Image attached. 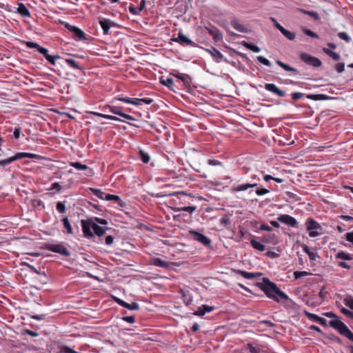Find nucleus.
Here are the masks:
<instances>
[{
  "mask_svg": "<svg viewBox=\"0 0 353 353\" xmlns=\"http://www.w3.org/2000/svg\"><path fill=\"white\" fill-rule=\"evenodd\" d=\"M212 310V307L203 305L201 307H199L197 311H196L194 312V314L198 315V316H203L206 312H210Z\"/></svg>",
  "mask_w": 353,
  "mask_h": 353,
  "instance_id": "nucleus-27",
  "label": "nucleus"
},
{
  "mask_svg": "<svg viewBox=\"0 0 353 353\" xmlns=\"http://www.w3.org/2000/svg\"><path fill=\"white\" fill-rule=\"evenodd\" d=\"M335 258L337 259H343V260H347V261H350V260H352V259H353L350 254L347 253L343 251L339 252L335 255Z\"/></svg>",
  "mask_w": 353,
  "mask_h": 353,
  "instance_id": "nucleus-26",
  "label": "nucleus"
},
{
  "mask_svg": "<svg viewBox=\"0 0 353 353\" xmlns=\"http://www.w3.org/2000/svg\"><path fill=\"white\" fill-rule=\"evenodd\" d=\"M60 59V57L57 54L48 56L46 59L52 64L55 65V60Z\"/></svg>",
  "mask_w": 353,
  "mask_h": 353,
  "instance_id": "nucleus-51",
  "label": "nucleus"
},
{
  "mask_svg": "<svg viewBox=\"0 0 353 353\" xmlns=\"http://www.w3.org/2000/svg\"><path fill=\"white\" fill-rule=\"evenodd\" d=\"M310 273L307 271H295L294 272V276L295 279H299L301 277L310 275Z\"/></svg>",
  "mask_w": 353,
  "mask_h": 353,
  "instance_id": "nucleus-37",
  "label": "nucleus"
},
{
  "mask_svg": "<svg viewBox=\"0 0 353 353\" xmlns=\"http://www.w3.org/2000/svg\"><path fill=\"white\" fill-rule=\"evenodd\" d=\"M302 12L305 14H307L312 17H313L316 21H319L320 20V17L319 15V14L316 12H314V11H307V10H303Z\"/></svg>",
  "mask_w": 353,
  "mask_h": 353,
  "instance_id": "nucleus-40",
  "label": "nucleus"
},
{
  "mask_svg": "<svg viewBox=\"0 0 353 353\" xmlns=\"http://www.w3.org/2000/svg\"><path fill=\"white\" fill-rule=\"evenodd\" d=\"M260 288L268 298L276 302L279 303L281 300L286 301L289 299L285 292L281 291L274 283L270 281L268 278L263 279V283L260 284Z\"/></svg>",
  "mask_w": 353,
  "mask_h": 353,
  "instance_id": "nucleus-1",
  "label": "nucleus"
},
{
  "mask_svg": "<svg viewBox=\"0 0 353 353\" xmlns=\"http://www.w3.org/2000/svg\"><path fill=\"white\" fill-rule=\"evenodd\" d=\"M90 191L92 192V194L101 199H105V195L106 194L105 192H102L101 190L99 189H94V188H91L90 189Z\"/></svg>",
  "mask_w": 353,
  "mask_h": 353,
  "instance_id": "nucleus-34",
  "label": "nucleus"
},
{
  "mask_svg": "<svg viewBox=\"0 0 353 353\" xmlns=\"http://www.w3.org/2000/svg\"><path fill=\"white\" fill-rule=\"evenodd\" d=\"M81 223L83 236L88 239L92 238L94 236V234L92 232L91 229L93 230L94 221L92 219H87L81 220Z\"/></svg>",
  "mask_w": 353,
  "mask_h": 353,
  "instance_id": "nucleus-5",
  "label": "nucleus"
},
{
  "mask_svg": "<svg viewBox=\"0 0 353 353\" xmlns=\"http://www.w3.org/2000/svg\"><path fill=\"white\" fill-rule=\"evenodd\" d=\"M161 83L163 85H164L171 88L172 85L174 83V81H173V79L172 78H169V77L166 78L165 79L161 78Z\"/></svg>",
  "mask_w": 353,
  "mask_h": 353,
  "instance_id": "nucleus-39",
  "label": "nucleus"
},
{
  "mask_svg": "<svg viewBox=\"0 0 353 353\" xmlns=\"http://www.w3.org/2000/svg\"><path fill=\"white\" fill-rule=\"evenodd\" d=\"M231 26L237 31L241 32H248L249 30L241 24L237 19H234L231 21Z\"/></svg>",
  "mask_w": 353,
  "mask_h": 353,
  "instance_id": "nucleus-16",
  "label": "nucleus"
},
{
  "mask_svg": "<svg viewBox=\"0 0 353 353\" xmlns=\"http://www.w3.org/2000/svg\"><path fill=\"white\" fill-rule=\"evenodd\" d=\"M115 99L127 103H131L137 106L141 105V99L137 98L130 99L128 97H118Z\"/></svg>",
  "mask_w": 353,
  "mask_h": 353,
  "instance_id": "nucleus-19",
  "label": "nucleus"
},
{
  "mask_svg": "<svg viewBox=\"0 0 353 353\" xmlns=\"http://www.w3.org/2000/svg\"><path fill=\"white\" fill-rule=\"evenodd\" d=\"M65 62L72 68L81 70V67L77 63V62L71 59H66Z\"/></svg>",
  "mask_w": 353,
  "mask_h": 353,
  "instance_id": "nucleus-41",
  "label": "nucleus"
},
{
  "mask_svg": "<svg viewBox=\"0 0 353 353\" xmlns=\"http://www.w3.org/2000/svg\"><path fill=\"white\" fill-rule=\"evenodd\" d=\"M345 337H347L349 340L353 342V333L350 330V329L347 331L345 334H344Z\"/></svg>",
  "mask_w": 353,
  "mask_h": 353,
  "instance_id": "nucleus-64",
  "label": "nucleus"
},
{
  "mask_svg": "<svg viewBox=\"0 0 353 353\" xmlns=\"http://www.w3.org/2000/svg\"><path fill=\"white\" fill-rule=\"evenodd\" d=\"M90 114H94L95 116L100 117H102V118H104V119L112 120V121H123L121 119H119V118H118V117H117L115 116H112V115H109V114L99 113V112H91Z\"/></svg>",
  "mask_w": 353,
  "mask_h": 353,
  "instance_id": "nucleus-24",
  "label": "nucleus"
},
{
  "mask_svg": "<svg viewBox=\"0 0 353 353\" xmlns=\"http://www.w3.org/2000/svg\"><path fill=\"white\" fill-rule=\"evenodd\" d=\"M93 230L94 234L98 236H102L105 234V230L103 228L97 225L95 222L94 225L93 227Z\"/></svg>",
  "mask_w": 353,
  "mask_h": 353,
  "instance_id": "nucleus-30",
  "label": "nucleus"
},
{
  "mask_svg": "<svg viewBox=\"0 0 353 353\" xmlns=\"http://www.w3.org/2000/svg\"><path fill=\"white\" fill-rule=\"evenodd\" d=\"M129 10L133 14H138L140 13L138 8L132 5L129 7Z\"/></svg>",
  "mask_w": 353,
  "mask_h": 353,
  "instance_id": "nucleus-61",
  "label": "nucleus"
},
{
  "mask_svg": "<svg viewBox=\"0 0 353 353\" xmlns=\"http://www.w3.org/2000/svg\"><path fill=\"white\" fill-rule=\"evenodd\" d=\"M174 41L177 42L183 46H194V43L190 40L188 37L184 35L182 32H179L178 37L172 39Z\"/></svg>",
  "mask_w": 353,
  "mask_h": 353,
  "instance_id": "nucleus-12",
  "label": "nucleus"
},
{
  "mask_svg": "<svg viewBox=\"0 0 353 353\" xmlns=\"http://www.w3.org/2000/svg\"><path fill=\"white\" fill-rule=\"evenodd\" d=\"M256 59L259 62L261 63L262 64L266 66H270L271 65L270 61L263 56H258L256 57Z\"/></svg>",
  "mask_w": 353,
  "mask_h": 353,
  "instance_id": "nucleus-43",
  "label": "nucleus"
},
{
  "mask_svg": "<svg viewBox=\"0 0 353 353\" xmlns=\"http://www.w3.org/2000/svg\"><path fill=\"white\" fill-rule=\"evenodd\" d=\"M57 190L58 192L61 191V186L60 185V184L57 182H55V183H53L52 185H51V187L50 188V190Z\"/></svg>",
  "mask_w": 353,
  "mask_h": 353,
  "instance_id": "nucleus-58",
  "label": "nucleus"
},
{
  "mask_svg": "<svg viewBox=\"0 0 353 353\" xmlns=\"http://www.w3.org/2000/svg\"><path fill=\"white\" fill-rule=\"evenodd\" d=\"M196 209V207L195 206H187V207H183V208H174L175 212H188L190 214H192L193 212H194Z\"/></svg>",
  "mask_w": 353,
  "mask_h": 353,
  "instance_id": "nucleus-31",
  "label": "nucleus"
},
{
  "mask_svg": "<svg viewBox=\"0 0 353 353\" xmlns=\"http://www.w3.org/2000/svg\"><path fill=\"white\" fill-rule=\"evenodd\" d=\"M306 315L312 321H316L317 323H319L322 325H326L327 321L324 318L320 317V316H317V315H316L314 314H312V313H310V312H306Z\"/></svg>",
  "mask_w": 353,
  "mask_h": 353,
  "instance_id": "nucleus-20",
  "label": "nucleus"
},
{
  "mask_svg": "<svg viewBox=\"0 0 353 353\" xmlns=\"http://www.w3.org/2000/svg\"><path fill=\"white\" fill-rule=\"evenodd\" d=\"M38 51L39 52V53L42 54L43 55H44V57H46V59L47 58L48 56H50V54H48V49L45 48H43V47H41L39 48Z\"/></svg>",
  "mask_w": 353,
  "mask_h": 353,
  "instance_id": "nucleus-59",
  "label": "nucleus"
},
{
  "mask_svg": "<svg viewBox=\"0 0 353 353\" xmlns=\"http://www.w3.org/2000/svg\"><path fill=\"white\" fill-rule=\"evenodd\" d=\"M105 108H109L110 112H112L114 114L119 115L125 119L130 120V121L135 120V119L132 116L123 113L121 111V108L120 107L108 105L107 107H105Z\"/></svg>",
  "mask_w": 353,
  "mask_h": 353,
  "instance_id": "nucleus-10",
  "label": "nucleus"
},
{
  "mask_svg": "<svg viewBox=\"0 0 353 353\" xmlns=\"http://www.w3.org/2000/svg\"><path fill=\"white\" fill-rule=\"evenodd\" d=\"M62 221H63V226L65 228V230H67V232L70 234H72L73 230H72V228L70 223V221H69V219H68V217H64Z\"/></svg>",
  "mask_w": 353,
  "mask_h": 353,
  "instance_id": "nucleus-32",
  "label": "nucleus"
},
{
  "mask_svg": "<svg viewBox=\"0 0 353 353\" xmlns=\"http://www.w3.org/2000/svg\"><path fill=\"white\" fill-rule=\"evenodd\" d=\"M139 155H140V158H141V161L143 163H147L149 162L150 157L147 153H145L143 151H140Z\"/></svg>",
  "mask_w": 353,
  "mask_h": 353,
  "instance_id": "nucleus-46",
  "label": "nucleus"
},
{
  "mask_svg": "<svg viewBox=\"0 0 353 353\" xmlns=\"http://www.w3.org/2000/svg\"><path fill=\"white\" fill-rule=\"evenodd\" d=\"M39 155L33 154V153H28V152H18L15 155L8 158L4 160L0 161V165H3L6 164H9L14 161H17L18 159H21L23 158H30V159H35L38 158Z\"/></svg>",
  "mask_w": 353,
  "mask_h": 353,
  "instance_id": "nucleus-3",
  "label": "nucleus"
},
{
  "mask_svg": "<svg viewBox=\"0 0 353 353\" xmlns=\"http://www.w3.org/2000/svg\"><path fill=\"white\" fill-rule=\"evenodd\" d=\"M58 353H79L68 346L63 345L61 346Z\"/></svg>",
  "mask_w": 353,
  "mask_h": 353,
  "instance_id": "nucleus-38",
  "label": "nucleus"
},
{
  "mask_svg": "<svg viewBox=\"0 0 353 353\" xmlns=\"http://www.w3.org/2000/svg\"><path fill=\"white\" fill-rule=\"evenodd\" d=\"M303 32L306 35H307V36H309V37H310L312 38H315V39H319V36L316 33L314 32L313 31H312V30H310L309 29H304L303 30Z\"/></svg>",
  "mask_w": 353,
  "mask_h": 353,
  "instance_id": "nucleus-49",
  "label": "nucleus"
},
{
  "mask_svg": "<svg viewBox=\"0 0 353 353\" xmlns=\"http://www.w3.org/2000/svg\"><path fill=\"white\" fill-rule=\"evenodd\" d=\"M236 274L241 275L246 279H254L261 275V273L259 272H248L243 270H235Z\"/></svg>",
  "mask_w": 353,
  "mask_h": 353,
  "instance_id": "nucleus-14",
  "label": "nucleus"
},
{
  "mask_svg": "<svg viewBox=\"0 0 353 353\" xmlns=\"http://www.w3.org/2000/svg\"><path fill=\"white\" fill-rule=\"evenodd\" d=\"M306 97L314 101H324L329 99L327 95L323 94H307L306 95Z\"/></svg>",
  "mask_w": 353,
  "mask_h": 353,
  "instance_id": "nucleus-22",
  "label": "nucleus"
},
{
  "mask_svg": "<svg viewBox=\"0 0 353 353\" xmlns=\"http://www.w3.org/2000/svg\"><path fill=\"white\" fill-rule=\"evenodd\" d=\"M323 51L325 54H326L327 56L331 57L334 61H339L341 59V56L339 53L332 51L327 48H323Z\"/></svg>",
  "mask_w": 353,
  "mask_h": 353,
  "instance_id": "nucleus-21",
  "label": "nucleus"
},
{
  "mask_svg": "<svg viewBox=\"0 0 353 353\" xmlns=\"http://www.w3.org/2000/svg\"><path fill=\"white\" fill-rule=\"evenodd\" d=\"M65 27L73 34V37L77 40H83L85 39V33L79 28L70 25L69 23H66L65 24Z\"/></svg>",
  "mask_w": 353,
  "mask_h": 353,
  "instance_id": "nucleus-8",
  "label": "nucleus"
},
{
  "mask_svg": "<svg viewBox=\"0 0 353 353\" xmlns=\"http://www.w3.org/2000/svg\"><path fill=\"white\" fill-rule=\"evenodd\" d=\"M209 53L211 54L212 57H214L217 61H219V59L221 57V53L219 50L213 48L212 50H207Z\"/></svg>",
  "mask_w": 353,
  "mask_h": 353,
  "instance_id": "nucleus-47",
  "label": "nucleus"
},
{
  "mask_svg": "<svg viewBox=\"0 0 353 353\" xmlns=\"http://www.w3.org/2000/svg\"><path fill=\"white\" fill-rule=\"evenodd\" d=\"M265 88L268 91L271 92L280 97H283L285 95V92L283 90L279 89L274 83H265Z\"/></svg>",
  "mask_w": 353,
  "mask_h": 353,
  "instance_id": "nucleus-13",
  "label": "nucleus"
},
{
  "mask_svg": "<svg viewBox=\"0 0 353 353\" xmlns=\"http://www.w3.org/2000/svg\"><path fill=\"white\" fill-rule=\"evenodd\" d=\"M105 200L107 201H119L120 198L117 195H113L110 194H106L105 195Z\"/></svg>",
  "mask_w": 353,
  "mask_h": 353,
  "instance_id": "nucleus-52",
  "label": "nucleus"
},
{
  "mask_svg": "<svg viewBox=\"0 0 353 353\" xmlns=\"http://www.w3.org/2000/svg\"><path fill=\"white\" fill-rule=\"evenodd\" d=\"M341 312L344 314L345 316L351 319H353V312L349 310L348 309L345 308V307H342L341 309Z\"/></svg>",
  "mask_w": 353,
  "mask_h": 353,
  "instance_id": "nucleus-44",
  "label": "nucleus"
},
{
  "mask_svg": "<svg viewBox=\"0 0 353 353\" xmlns=\"http://www.w3.org/2000/svg\"><path fill=\"white\" fill-rule=\"evenodd\" d=\"M45 248L49 251L60 254L65 256H69L70 255V251L62 244H46Z\"/></svg>",
  "mask_w": 353,
  "mask_h": 353,
  "instance_id": "nucleus-4",
  "label": "nucleus"
},
{
  "mask_svg": "<svg viewBox=\"0 0 353 353\" xmlns=\"http://www.w3.org/2000/svg\"><path fill=\"white\" fill-rule=\"evenodd\" d=\"M335 69L339 73H341L345 70V64L343 63H339L336 65Z\"/></svg>",
  "mask_w": 353,
  "mask_h": 353,
  "instance_id": "nucleus-54",
  "label": "nucleus"
},
{
  "mask_svg": "<svg viewBox=\"0 0 353 353\" xmlns=\"http://www.w3.org/2000/svg\"><path fill=\"white\" fill-rule=\"evenodd\" d=\"M99 23L105 34H107L108 33L110 28L112 26L114 25V22L107 19H103V20H101Z\"/></svg>",
  "mask_w": 353,
  "mask_h": 353,
  "instance_id": "nucleus-17",
  "label": "nucleus"
},
{
  "mask_svg": "<svg viewBox=\"0 0 353 353\" xmlns=\"http://www.w3.org/2000/svg\"><path fill=\"white\" fill-rule=\"evenodd\" d=\"M21 134V128H15L13 131L14 137L17 139L19 138Z\"/></svg>",
  "mask_w": 353,
  "mask_h": 353,
  "instance_id": "nucleus-60",
  "label": "nucleus"
},
{
  "mask_svg": "<svg viewBox=\"0 0 353 353\" xmlns=\"http://www.w3.org/2000/svg\"><path fill=\"white\" fill-rule=\"evenodd\" d=\"M190 234L191 236L194 240L201 243L202 244H203L205 245H210V239L208 238H207L205 236H204L203 234L199 233L194 230H190Z\"/></svg>",
  "mask_w": 353,
  "mask_h": 353,
  "instance_id": "nucleus-11",
  "label": "nucleus"
},
{
  "mask_svg": "<svg viewBox=\"0 0 353 353\" xmlns=\"http://www.w3.org/2000/svg\"><path fill=\"white\" fill-rule=\"evenodd\" d=\"M247 350L250 353H260V349L255 347L252 344L248 343L247 345Z\"/></svg>",
  "mask_w": 353,
  "mask_h": 353,
  "instance_id": "nucleus-50",
  "label": "nucleus"
},
{
  "mask_svg": "<svg viewBox=\"0 0 353 353\" xmlns=\"http://www.w3.org/2000/svg\"><path fill=\"white\" fill-rule=\"evenodd\" d=\"M26 45L29 48H37V50L40 48V46L39 44H37V43L32 42V41H27L26 43Z\"/></svg>",
  "mask_w": 353,
  "mask_h": 353,
  "instance_id": "nucleus-55",
  "label": "nucleus"
},
{
  "mask_svg": "<svg viewBox=\"0 0 353 353\" xmlns=\"http://www.w3.org/2000/svg\"><path fill=\"white\" fill-rule=\"evenodd\" d=\"M151 264L157 267L168 268L173 263L168 261H164L159 258H153L151 259Z\"/></svg>",
  "mask_w": 353,
  "mask_h": 353,
  "instance_id": "nucleus-15",
  "label": "nucleus"
},
{
  "mask_svg": "<svg viewBox=\"0 0 353 353\" xmlns=\"http://www.w3.org/2000/svg\"><path fill=\"white\" fill-rule=\"evenodd\" d=\"M306 229L309 232V236L314 238L319 236L321 232L319 230H322L321 225L315 220L309 218L305 222Z\"/></svg>",
  "mask_w": 353,
  "mask_h": 353,
  "instance_id": "nucleus-2",
  "label": "nucleus"
},
{
  "mask_svg": "<svg viewBox=\"0 0 353 353\" xmlns=\"http://www.w3.org/2000/svg\"><path fill=\"white\" fill-rule=\"evenodd\" d=\"M114 241V237L112 236H107L105 237V244L108 245H110L113 243Z\"/></svg>",
  "mask_w": 353,
  "mask_h": 353,
  "instance_id": "nucleus-62",
  "label": "nucleus"
},
{
  "mask_svg": "<svg viewBox=\"0 0 353 353\" xmlns=\"http://www.w3.org/2000/svg\"><path fill=\"white\" fill-rule=\"evenodd\" d=\"M276 63L279 65L280 67H281L283 69H284L285 71H288V72H296V73H298L299 71L297 69L294 68H292L291 66H290L289 65L282 62L280 60H276Z\"/></svg>",
  "mask_w": 353,
  "mask_h": 353,
  "instance_id": "nucleus-23",
  "label": "nucleus"
},
{
  "mask_svg": "<svg viewBox=\"0 0 353 353\" xmlns=\"http://www.w3.org/2000/svg\"><path fill=\"white\" fill-rule=\"evenodd\" d=\"M250 244L253 248L259 251L263 252L265 250V247L263 244L261 243L260 242L256 241L254 239H250Z\"/></svg>",
  "mask_w": 353,
  "mask_h": 353,
  "instance_id": "nucleus-25",
  "label": "nucleus"
},
{
  "mask_svg": "<svg viewBox=\"0 0 353 353\" xmlns=\"http://www.w3.org/2000/svg\"><path fill=\"white\" fill-rule=\"evenodd\" d=\"M242 45L244 47H245L246 48L253 51L254 52H259L261 51V49L259 47H258L257 46H256L252 43H249L247 41H243Z\"/></svg>",
  "mask_w": 353,
  "mask_h": 353,
  "instance_id": "nucleus-29",
  "label": "nucleus"
},
{
  "mask_svg": "<svg viewBox=\"0 0 353 353\" xmlns=\"http://www.w3.org/2000/svg\"><path fill=\"white\" fill-rule=\"evenodd\" d=\"M304 94L301 92H292L291 94L292 99L294 101H297L304 97Z\"/></svg>",
  "mask_w": 353,
  "mask_h": 353,
  "instance_id": "nucleus-53",
  "label": "nucleus"
},
{
  "mask_svg": "<svg viewBox=\"0 0 353 353\" xmlns=\"http://www.w3.org/2000/svg\"><path fill=\"white\" fill-rule=\"evenodd\" d=\"M338 37L344 40L345 42L349 43L351 41L350 37L345 32H340L338 33Z\"/></svg>",
  "mask_w": 353,
  "mask_h": 353,
  "instance_id": "nucleus-42",
  "label": "nucleus"
},
{
  "mask_svg": "<svg viewBox=\"0 0 353 353\" xmlns=\"http://www.w3.org/2000/svg\"><path fill=\"white\" fill-rule=\"evenodd\" d=\"M343 303L346 306L353 310V296H348L345 298L343 301Z\"/></svg>",
  "mask_w": 353,
  "mask_h": 353,
  "instance_id": "nucleus-45",
  "label": "nucleus"
},
{
  "mask_svg": "<svg viewBox=\"0 0 353 353\" xmlns=\"http://www.w3.org/2000/svg\"><path fill=\"white\" fill-rule=\"evenodd\" d=\"M277 220L292 227H296L298 223L294 217L288 214H281L278 216Z\"/></svg>",
  "mask_w": 353,
  "mask_h": 353,
  "instance_id": "nucleus-9",
  "label": "nucleus"
},
{
  "mask_svg": "<svg viewBox=\"0 0 353 353\" xmlns=\"http://www.w3.org/2000/svg\"><path fill=\"white\" fill-rule=\"evenodd\" d=\"M18 12L23 17H30V14L26 6L23 3H19L17 8Z\"/></svg>",
  "mask_w": 353,
  "mask_h": 353,
  "instance_id": "nucleus-28",
  "label": "nucleus"
},
{
  "mask_svg": "<svg viewBox=\"0 0 353 353\" xmlns=\"http://www.w3.org/2000/svg\"><path fill=\"white\" fill-rule=\"evenodd\" d=\"M281 33L287 38L290 41H293L295 37H296V35H295V33L291 32V31H289L288 30H286L285 28L283 30H281Z\"/></svg>",
  "mask_w": 353,
  "mask_h": 353,
  "instance_id": "nucleus-33",
  "label": "nucleus"
},
{
  "mask_svg": "<svg viewBox=\"0 0 353 353\" xmlns=\"http://www.w3.org/2000/svg\"><path fill=\"white\" fill-rule=\"evenodd\" d=\"M330 325L331 327L338 330L341 335L345 334L349 330L347 325L339 319L331 320Z\"/></svg>",
  "mask_w": 353,
  "mask_h": 353,
  "instance_id": "nucleus-7",
  "label": "nucleus"
},
{
  "mask_svg": "<svg viewBox=\"0 0 353 353\" xmlns=\"http://www.w3.org/2000/svg\"><path fill=\"white\" fill-rule=\"evenodd\" d=\"M70 165L79 170H85L88 169V166L84 164H81L79 162H72Z\"/></svg>",
  "mask_w": 353,
  "mask_h": 353,
  "instance_id": "nucleus-36",
  "label": "nucleus"
},
{
  "mask_svg": "<svg viewBox=\"0 0 353 353\" xmlns=\"http://www.w3.org/2000/svg\"><path fill=\"white\" fill-rule=\"evenodd\" d=\"M269 192V190L265 188H260L256 190V194L258 196H262Z\"/></svg>",
  "mask_w": 353,
  "mask_h": 353,
  "instance_id": "nucleus-57",
  "label": "nucleus"
},
{
  "mask_svg": "<svg viewBox=\"0 0 353 353\" xmlns=\"http://www.w3.org/2000/svg\"><path fill=\"white\" fill-rule=\"evenodd\" d=\"M256 185H257L256 183H253V184L245 183V184L239 185L238 186H232L231 188V191L233 192H239V191H244V190H248L250 188L256 187Z\"/></svg>",
  "mask_w": 353,
  "mask_h": 353,
  "instance_id": "nucleus-18",
  "label": "nucleus"
},
{
  "mask_svg": "<svg viewBox=\"0 0 353 353\" xmlns=\"http://www.w3.org/2000/svg\"><path fill=\"white\" fill-rule=\"evenodd\" d=\"M123 320L130 323H133L135 321L133 316H124L123 317Z\"/></svg>",
  "mask_w": 353,
  "mask_h": 353,
  "instance_id": "nucleus-63",
  "label": "nucleus"
},
{
  "mask_svg": "<svg viewBox=\"0 0 353 353\" xmlns=\"http://www.w3.org/2000/svg\"><path fill=\"white\" fill-rule=\"evenodd\" d=\"M56 208L57 211L59 212L60 213H64L66 210L65 205L63 202H58L57 203Z\"/></svg>",
  "mask_w": 353,
  "mask_h": 353,
  "instance_id": "nucleus-48",
  "label": "nucleus"
},
{
  "mask_svg": "<svg viewBox=\"0 0 353 353\" xmlns=\"http://www.w3.org/2000/svg\"><path fill=\"white\" fill-rule=\"evenodd\" d=\"M300 59H301V61H303L305 63H307L310 65H312L313 67L318 68V67H320L322 64V62L319 59H318L315 57H313L307 53H304V52L301 53L300 54Z\"/></svg>",
  "mask_w": 353,
  "mask_h": 353,
  "instance_id": "nucleus-6",
  "label": "nucleus"
},
{
  "mask_svg": "<svg viewBox=\"0 0 353 353\" xmlns=\"http://www.w3.org/2000/svg\"><path fill=\"white\" fill-rule=\"evenodd\" d=\"M122 307H125L130 310H138L139 309L138 303L135 302H133L132 303H128L125 302V304H123Z\"/></svg>",
  "mask_w": 353,
  "mask_h": 353,
  "instance_id": "nucleus-35",
  "label": "nucleus"
},
{
  "mask_svg": "<svg viewBox=\"0 0 353 353\" xmlns=\"http://www.w3.org/2000/svg\"><path fill=\"white\" fill-rule=\"evenodd\" d=\"M183 299L186 305H190L192 303V299L188 294H183Z\"/></svg>",
  "mask_w": 353,
  "mask_h": 353,
  "instance_id": "nucleus-56",
  "label": "nucleus"
}]
</instances>
